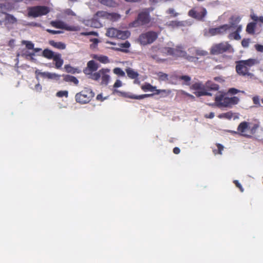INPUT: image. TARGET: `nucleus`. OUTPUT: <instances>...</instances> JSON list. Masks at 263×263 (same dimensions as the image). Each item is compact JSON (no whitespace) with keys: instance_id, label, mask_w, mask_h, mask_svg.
Returning a JSON list of instances; mask_svg holds the SVG:
<instances>
[{"instance_id":"50","label":"nucleus","mask_w":263,"mask_h":263,"mask_svg":"<svg viewBox=\"0 0 263 263\" xmlns=\"http://www.w3.org/2000/svg\"><path fill=\"white\" fill-rule=\"evenodd\" d=\"M122 85V83L120 80H117L115 82V84H114V88H118Z\"/></svg>"},{"instance_id":"46","label":"nucleus","mask_w":263,"mask_h":263,"mask_svg":"<svg viewBox=\"0 0 263 263\" xmlns=\"http://www.w3.org/2000/svg\"><path fill=\"white\" fill-rule=\"evenodd\" d=\"M100 62L102 63H108L109 62L108 58L104 55H100Z\"/></svg>"},{"instance_id":"11","label":"nucleus","mask_w":263,"mask_h":263,"mask_svg":"<svg viewBox=\"0 0 263 263\" xmlns=\"http://www.w3.org/2000/svg\"><path fill=\"white\" fill-rule=\"evenodd\" d=\"M230 30V26L228 24L221 25L216 28H211L209 29V33L212 36L221 35L227 33Z\"/></svg>"},{"instance_id":"2","label":"nucleus","mask_w":263,"mask_h":263,"mask_svg":"<svg viewBox=\"0 0 263 263\" xmlns=\"http://www.w3.org/2000/svg\"><path fill=\"white\" fill-rule=\"evenodd\" d=\"M249 125L250 123L247 121L241 122L237 127V131L234 133L245 138H251L255 134L259 127V125L255 124L252 127Z\"/></svg>"},{"instance_id":"56","label":"nucleus","mask_w":263,"mask_h":263,"mask_svg":"<svg viewBox=\"0 0 263 263\" xmlns=\"http://www.w3.org/2000/svg\"><path fill=\"white\" fill-rule=\"evenodd\" d=\"M90 41L93 42V44L90 45L91 47H92V46L93 47H95L97 45L98 43H99V40L98 39H91V40H90Z\"/></svg>"},{"instance_id":"13","label":"nucleus","mask_w":263,"mask_h":263,"mask_svg":"<svg viewBox=\"0 0 263 263\" xmlns=\"http://www.w3.org/2000/svg\"><path fill=\"white\" fill-rule=\"evenodd\" d=\"M35 74L36 76H40L44 78L56 80H59L61 77L60 75L55 73H51L49 72H40L39 70L35 71Z\"/></svg>"},{"instance_id":"21","label":"nucleus","mask_w":263,"mask_h":263,"mask_svg":"<svg viewBox=\"0 0 263 263\" xmlns=\"http://www.w3.org/2000/svg\"><path fill=\"white\" fill-rule=\"evenodd\" d=\"M187 53L185 51L183 50L182 46H177L175 48L174 56L178 57H185Z\"/></svg>"},{"instance_id":"37","label":"nucleus","mask_w":263,"mask_h":263,"mask_svg":"<svg viewBox=\"0 0 263 263\" xmlns=\"http://www.w3.org/2000/svg\"><path fill=\"white\" fill-rule=\"evenodd\" d=\"M56 96L59 98L63 97L67 98L68 96V92L67 90H60L57 92Z\"/></svg>"},{"instance_id":"59","label":"nucleus","mask_w":263,"mask_h":263,"mask_svg":"<svg viewBox=\"0 0 263 263\" xmlns=\"http://www.w3.org/2000/svg\"><path fill=\"white\" fill-rule=\"evenodd\" d=\"M204 117L206 118L212 119L214 117V113L213 112H210L209 115L206 114Z\"/></svg>"},{"instance_id":"51","label":"nucleus","mask_w":263,"mask_h":263,"mask_svg":"<svg viewBox=\"0 0 263 263\" xmlns=\"http://www.w3.org/2000/svg\"><path fill=\"white\" fill-rule=\"evenodd\" d=\"M238 92H239V90L235 88H230L228 90V92L232 95H235Z\"/></svg>"},{"instance_id":"53","label":"nucleus","mask_w":263,"mask_h":263,"mask_svg":"<svg viewBox=\"0 0 263 263\" xmlns=\"http://www.w3.org/2000/svg\"><path fill=\"white\" fill-rule=\"evenodd\" d=\"M46 31L52 34H60L61 33H62V32L61 31H59V30H51V29H47L46 30Z\"/></svg>"},{"instance_id":"41","label":"nucleus","mask_w":263,"mask_h":263,"mask_svg":"<svg viewBox=\"0 0 263 263\" xmlns=\"http://www.w3.org/2000/svg\"><path fill=\"white\" fill-rule=\"evenodd\" d=\"M166 12L167 14H170L171 16L173 17H177L179 15V13L176 12L173 8H169L167 10Z\"/></svg>"},{"instance_id":"28","label":"nucleus","mask_w":263,"mask_h":263,"mask_svg":"<svg viewBox=\"0 0 263 263\" xmlns=\"http://www.w3.org/2000/svg\"><path fill=\"white\" fill-rule=\"evenodd\" d=\"M64 69L67 73L74 74L76 73H79L80 72V70L78 68H74L69 64L65 65L64 66Z\"/></svg>"},{"instance_id":"55","label":"nucleus","mask_w":263,"mask_h":263,"mask_svg":"<svg viewBox=\"0 0 263 263\" xmlns=\"http://www.w3.org/2000/svg\"><path fill=\"white\" fill-rule=\"evenodd\" d=\"M234 183L235 184V185L240 189V190L241 192H242L243 191V189L242 185H241V184L239 182V181L238 180H234Z\"/></svg>"},{"instance_id":"15","label":"nucleus","mask_w":263,"mask_h":263,"mask_svg":"<svg viewBox=\"0 0 263 263\" xmlns=\"http://www.w3.org/2000/svg\"><path fill=\"white\" fill-rule=\"evenodd\" d=\"M51 25L52 26L59 29H64L68 31L75 30L73 27L68 26L64 22L61 21H52Z\"/></svg>"},{"instance_id":"3","label":"nucleus","mask_w":263,"mask_h":263,"mask_svg":"<svg viewBox=\"0 0 263 263\" xmlns=\"http://www.w3.org/2000/svg\"><path fill=\"white\" fill-rule=\"evenodd\" d=\"M239 99L237 97H227L224 94L220 93L215 97V105L218 107H231L239 102Z\"/></svg>"},{"instance_id":"10","label":"nucleus","mask_w":263,"mask_h":263,"mask_svg":"<svg viewBox=\"0 0 263 263\" xmlns=\"http://www.w3.org/2000/svg\"><path fill=\"white\" fill-rule=\"evenodd\" d=\"M141 88L144 92L151 91L154 92L155 95L164 94L167 95L170 91L165 89H157L156 86L152 85L148 83H145L141 86Z\"/></svg>"},{"instance_id":"25","label":"nucleus","mask_w":263,"mask_h":263,"mask_svg":"<svg viewBox=\"0 0 263 263\" xmlns=\"http://www.w3.org/2000/svg\"><path fill=\"white\" fill-rule=\"evenodd\" d=\"M257 22L249 23L246 27V32L250 34H254L255 33V30Z\"/></svg>"},{"instance_id":"24","label":"nucleus","mask_w":263,"mask_h":263,"mask_svg":"<svg viewBox=\"0 0 263 263\" xmlns=\"http://www.w3.org/2000/svg\"><path fill=\"white\" fill-rule=\"evenodd\" d=\"M55 53L52 51V50L45 49L43 50L42 52V55L48 59H53L55 57Z\"/></svg>"},{"instance_id":"18","label":"nucleus","mask_w":263,"mask_h":263,"mask_svg":"<svg viewBox=\"0 0 263 263\" xmlns=\"http://www.w3.org/2000/svg\"><path fill=\"white\" fill-rule=\"evenodd\" d=\"M55 62V67L57 69H60L63 64L64 61L61 58L60 53H55L54 58L52 59Z\"/></svg>"},{"instance_id":"61","label":"nucleus","mask_w":263,"mask_h":263,"mask_svg":"<svg viewBox=\"0 0 263 263\" xmlns=\"http://www.w3.org/2000/svg\"><path fill=\"white\" fill-rule=\"evenodd\" d=\"M235 27L236 28V30H235L236 31H237L238 33H240L241 31L242 26L241 25H236Z\"/></svg>"},{"instance_id":"39","label":"nucleus","mask_w":263,"mask_h":263,"mask_svg":"<svg viewBox=\"0 0 263 263\" xmlns=\"http://www.w3.org/2000/svg\"><path fill=\"white\" fill-rule=\"evenodd\" d=\"M194 93L197 97H200V96H211L212 95L211 93H210L205 90H204L196 91Z\"/></svg>"},{"instance_id":"64","label":"nucleus","mask_w":263,"mask_h":263,"mask_svg":"<svg viewBox=\"0 0 263 263\" xmlns=\"http://www.w3.org/2000/svg\"><path fill=\"white\" fill-rule=\"evenodd\" d=\"M149 2L152 4H156L158 2V0H149Z\"/></svg>"},{"instance_id":"26","label":"nucleus","mask_w":263,"mask_h":263,"mask_svg":"<svg viewBox=\"0 0 263 263\" xmlns=\"http://www.w3.org/2000/svg\"><path fill=\"white\" fill-rule=\"evenodd\" d=\"M126 72L127 73V76L132 79L138 78L139 75L137 71H134L130 68L126 69Z\"/></svg>"},{"instance_id":"34","label":"nucleus","mask_w":263,"mask_h":263,"mask_svg":"<svg viewBox=\"0 0 263 263\" xmlns=\"http://www.w3.org/2000/svg\"><path fill=\"white\" fill-rule=\"evenodd\" d=\"M22 44L25 45L27 49L29 50L33 49L34 47V44L31 41L23 40L22 42Z\"/></svg>"},{"instance_id":"60","label":"nucleus","mask_w":263,"mask_h":263,"mask_svg":"<svg viewBox=\"0 0 263 263\" xmlns=\"http://www.w3.org/2000/svg\"><path fill=\"white\" fill-rule=\"evenodd\" d=\"M180 152V149L179 147H175L173 149V153L175 154H179Z\"/></svg>"},{"instance_id":"7","label":"nucleus","mask_w":263,"mask_h":263,"mask_svg":"<svg viewBox=\"0 0 263 263\" xmlns=\"http://www.w3.org/2000/svg\"><path fill=\"white\" fill-rule=\"evenodd\" d=\"M158 34L153 31L142 33L138 37V42L142 45H147L154 42L158 38Z\"/></svg>"},{"instance_id":"19","label":"nucleus","mask_w":263,"mask_h":263,"mask_svg":"<svg viewBox=\"0 0 263 263\" xmlns=\"http://www.w3.org/2000/svg\"><path fill=\"white\" fill-rule=\"evenodd\" d=\"M6 15L5 21L9 24H13L17 22V19L12 15L0 11V17L3 15ZM1 20H0V22Z\"/></svg>"},{"instance_id":"43","label":"nucleus","mask_w":263,"mask_h":263,"mask_svg":"<svg viewBox=\"0 0 263 263\" xmlns=\"http://www.w3.org/2000/svg\"><path fill=\"white\" fill-rule=\"evenodd\" d=\"M158 77L161 80L165 81L168 80V75L162 72L158 73Z\"/></svg>"},{"instance_id":"14","label":"nucleus","mask_w":263,"mask_h":263,"mask_svg":"<svg viewBox=\"0 0 263 263\" xmlns=\"http://www.w3.org/2000/svg\"><path fill=\"white\" fill-rule=\"evenodd\" d=\"M110 72L109 69H102L100 70V77H101V84L107 85L110 80V76L108 73Z\"/></svg>"},{"instance_id":"5","label":"nucleus","mask_w":263,"mask_h":263,"mask_svg":"<svg viewBox=\"0 0 263 263\" xmlns=\"http://www.w3.org/2000/svg\"><path fill=\"white\" fill-rule=\"evenodd\" d=\"M95 93L88 88H85L81 91L77 93L75 95V100L81 104L89 103L94 97Z\"/></svg>"},{"instance_id":"31","label":"nucleus","mask_w":263,"mask_h":263,"mask_svg":"<svg viewBox=\"0 0 263 263\" xmlns=\"http://www.w3.org/2000/svg\"><path fill=\"white\" fill-rule=\"evenodd\" d=\"M118 32V30L114 28H111L108 29V30L106 31V35L107 36L111 37H115L116 38L117 34Z\"/></svg>"},{"instance_id":"57","label":"nucleus","mask_w":263,"mask_h":263,"mask_svg":"<svg viewBox=\"0 0 263 263\" xmlns=\"http://www.w3.org/2000/svg\"><path fill=\"white\" fill-rule=\"evenodd\" d=\"M34 89L37 92H41L42 89V87L39 83H38L35 85Z\"/></svg>"},{"instance_id":"49","label":"nucleus","mask_w":263,"mask_h":263,"mask_svg":"<svg viewBox=\"0 0 263 263\" xmlns=\"http://www.w3.org/2000/svg\"><path fill=\"white\" fill-rule=\"evenodd\" d=\"M81 34L82 35H98L97 32H94V31H90V32H81Z\"/></svg>"},{"instance_id":"48","label":"nucleus","mask_w":263,"mask_h":263,"mask_svg":"<svg viewBox=\"0 0 263 263\" xmlns=\"http://www.w3.org/2000/svg\"><path fill=\"white\" fill-rule=\"evenodd\" d=\"M175 51V48L168 47L166 49L167 53L169 55H173V56H174Z\"/></svg>"},{"instance_id":"38","label":"nucleus","mask_w":263,"mask_h":263,"mask_svg":"<svg viewBox=\"0 0 263 263\" xmlns=\"http://www.w3.org/2000/svg\"><path fill=\"white\" fill-rule=\"evenodd\" d=\"M250 16H251V18L254 22H259L263 24V16H262L258 17L255 14H251Z\"/></svg>"},{"instance_id":"20","label":"nucleus","mask_w":263,"mask_h":263,"mask_svg":"<svg viewBox=\"0 0 263 263\" xmlns=\"http://www.w3.org/2000/svg\"><path fill=\"white\" fill-rule=\"evenodd\" d=\"M130 35V32L128 30L121 31L118 30L116 38L121 40H126Z\"/></svg>"},{"instance_id":"27","label":"nucleus","mask_w":263,"mask_h":263,"mask_svg":"<svg viewBox=\"0 0 263 263\" xmlns=\"http://www.w3.org/2000/svg\"><path fill=\"white\" fill-rule=\"evenodd\" d=\"M100 3L109 7H116L118 5L114 0H100Z\"/></svg>"},{"instance_id":"63","label":"nucleus","mask_w":263,"mask_h":263,"mask_svg":"<svg viewBox=\"0 0 263 263\" xmlns=\"http://www.w3.org/2000/svg\"><path fill=\"white\" fill-rule=\"evenodd\" d=\"M135 79V80H134V83L135 84H140V81L138 79V78H137V79Z\"/></svg>"},{"instance_id":"4","label":"nucleus","mask_w":263,"mask_h":263,"mask_svg":"<svg viewBox=\"0 0 263 263\" xmlns=\"http://www.w3.org/2000/svg\"><path fill=\"white\" fill-rule=\"evenodd\" d=\"M234 49L228 42L214 44L210 49L212 55H218L224 52L233 53Z\"/></svg>"},{"instance_id":"44","label":"nucleus","mask_w":263,"mask_h":263,"mask_svg":"<svg viewBox=\"0 0 263 263\" xmlns=\"http://www.w3.org/2000/svg\"><path fill=\"white\" fill-rule=\"evenodd\" d=\"M179 79L185 81L186 84H189L191 81V78L188 76H182L179 77Z\"/></svg>"},{"instance_id":"8","label":"nucleus","mask_w":263,"mask_h":263,"mask_svg":"<svg viewBox=\"0 0 263 263\" xmlns=\"http://www.w3.org/2000/svg\"><path fill=\"white\" fill-rule=\"evenodd\" d=\"M151 21L149 12L147 10H144L140 12L135 21L132 23L133 27H139L148 24Z\"/></svg>"},{"instance_id":"42","label":"nucleus","mask_w":263,"mask_h":263,"mask_svg":"<svg viewBox=\"0 0 263 263\" xmlns=\"http://www.w3.org/2000/svg\"><path fill=\"white\" fill-rule=\"evenodd\" d=\"M203 87V85L201 83H195L192 86V88L194 90H200L202 89Z\"/></svg>"},{"instance_id":"36","label":"nucleus","mask_w":263,"mask_h":263,"mask_svg":"<svg viewBox=\"0 0 263 263\" xmlns=\"http://www.w3.org/2000/svg\"><path fill=\"white\" fill-rule=\"evenodd\" d=\"M216 146L217 147V148L218 149H213V152L214 153V154L215 155H216V154H222V151H223V146L222 145H221V144H219V143H217L216 144Z\"/></svg>"},{"instance_id":"9","label":"nucleus","mask_w":263,"mask_h":263,"mask_svg":"<svg viewBox=\"0 0 263 263\" xmlns=\"http://www.w3.org/2000/svg\"><path fill=\"white\" fill-rule=\"evenodd\" d=\"M98 65L93 60L89 61L87 64V67L84 69L83 72L87 75H89V78L97 80L99 79V73L95 72L92 73L93 72L96 71L98 69Z\"/></svg>"},{"instance_id":"52","label":"nucleus","mask_w":263,"mask_h":263,"mask_svg":"<svg viewBox=\"0 0 263 263\" xmlns=\"http://www.w3.org/2000/svg\"><path fill=\"white\" fill-rule=\"evenodd\" d=\"M252 100H253V103L254 104L258 105L260 106L259 98L258 96H254L252 98Z\"/></svg>"},{"instance_id":"29","label":"nucleus","mask_w":263,"mask_h":263,"mask_svg":"<svg viewBox=\"0 0 263 263\" xmlns=\"http://www.w3.org/2000/svg\"><path fill=\"white\" fill-rule=\"evenodd\" d=\"M49 44L52 46L59 49H64L66 48L65 44L60 42H56L54 41H50Z\"/></svg>"},{"instance_id":"22","label":"nucleus","mask_w":263,"mask_h":263,"mask_svg":"<svg viewBox=\"0 0 263 263\" xmlns=\"http://www.w3.org/2000/svg\"><path fill=\"white\" fill-rule=\"evenodd\" d=\"M241 18L238 16H232L230 18V29L232 28H235L240 21Z\"/></svg>"},{"instance_id":"58","label":"nucleus","mask_w":263,"mask_h":263,"mask_svg":"<svg viewBox=\"0 0 263 263\" xmlns=\"http://www.w3.org/2000/svg\"><path fill=\"white\" fill-rule=\"evenodd\" d=\"M196 54L199 55H205L207 54V52L203 50H197Z\"/></svg>"},{"instance_id":"47","label":"nucleus","mask_w":263,"mask_h":263,"mask_svg":"<svg viewBox=\"0 0 263 263\" xmlns=\"http://www.w3.org/2000/svg\"><path fill=\"white\" fill-rule=\"evenodd\" d=\"M120 48H128L130 47V44L128 41H125L124 43L119 44Z\"/></svg>"},{"instance_id":"12","label":"nucleus","mask_w":263,"mask_h":263,"mask_svg":"<svg viewBox=\"0 0 263 263\" xmlns=\"http://www.w3.org/2000/svg\"><path fill=\"white\" fill-rule=\"evenodd\" d=\"M188 14L190 16L198 20H202L206 14V10L204 8L202 9L200 12L197 11L194 9H192L189 11Z\"/></svg>"},{"instance_id":"35","label":"nucleus","mask_w":263,"mask_h":263,"mask_svg":"<svg viewBox=\"0 0 263 263\" xmlns=\"http://www.w3.org/2000/svg\"><path fill=\"white\" fill-rule=\"evenodd\" d=\"M113 72L115 74L121 77H124L125 76V72L119 67H116L114 69Z\"/></svg>"},{"instance_id":"40","label":"nucleus","mask_w":263,"mask_h":263,"mask_svg":"<svg viewBox=\"0 0 263 263\" xmlns=\"http://www.w3.org/2000/svg\"><path fill=\"white\" fill-rule=\"evenodd\" d=\"M232 116H233V114L232 112H227L223 113V114H221L218 115V118H224L226 119H230L232 118Z\"/></svg>"},{"instance_id":"32","label":"nucleus","mask_w":263,"mask_h":263,"mask_svg":"<svg viewBox=\"0 0 263 263\" xmlns=\"http://www.w3.org/2000/svg\"><path fill=\"white\" fill-rule=\"evenodd\" d=\"M172 27L183 26L184 25L183 21H172L169 22L167 25Z\"/></svg>"},{"instance_id":"1","label":"nucleus","mask_w":263,"mask_h":263,"mask_svg":"<svg viewBox=\"0 0 263 263\" xmlns=\"http://www.w3.org/2000/svg\"><path fill=\"white\" fill-rule=\"evenodd\" d=\"M259 64V61L257 59L239 60L236 62L235 70L238 75L251 78L254 76L251 72L252 68Z\"/></svg>"},{"instance_id":"6","label":"nucleus","mask_w":263,"mask_h":263,"mask_svg":"<svg viewBox=\"0 0 263 263\" xmlns=\"http://www.w3.org/2000/svg\"><path fill=\"white\" fill-rule=\"evenodd\" d=\"M49 11V8L45 6H36L27 8L28 16L34 18L46 15Z\"/></svg>"},{"instance_id":"45","label":"nucleus","mask_w":263,"mask_h":263,"mask_svg":"<svg viewBox=\"0 0 263 263\" xmlns=\"http://www.w3.org/2000/svg\"><path fill=\"white\" fill-rule=\"evenodd\" d=\"M250 40L249 39H243L241 41V45L244 48H247L249 46Z\"/></svg>"},{"instance_id":"23","label":"nucleus","mask_w":263,"mask_h":263,"mask_svg":"<svg viewBox=\"0 0 263 263\" xmlns=\"http://www.w3.org/2000/svg\"><path fill=\"white\" fill-rule=\"evenodd\" d=\"M154 95H155L154 93H151V94H143L141 95H128L126 96V97L133 99H137V100H141L144 99L145 98L151 97L153 96Z\"/></svg>"},{"instance_id":"30","label":"nucleus","mask_w":263,"mask_h":263,"mask_svg":"<svg viewBox=\"0 0 263 263\" xmlns=\"http://www.w3.org/2000/svg\"><path fill=\"white\" fill-rule=\"evenodd\" d=\"M205 87L208 89L213 90H217L219 89V85L211 81L206 82Z\"/></svg>"},{"instance_id":"54","label":"nucleus","mask_w":263,"mask_h":263,"mask_svg":"<svg viewBox=\"0 0 263 263\" xmlns=\"http://www.w3.org/2000/svg\"><path fill=\"white\" fill-rule=\"evenodd\" d=\"M255 48L257 51L263 52V45L259 44H256Z\"/></svg>"},{"instance_id":"16","label":"nucleus","mask_w":263,"mask_h":263,"mask_svg":"<svg viewBox=\"0 0 263 263\" xmlns=\"http://www.w3.org/2000/svg\"><path fill=\"white\" fill-rule=\"evenodd\" d=\"M100 17H105L112 21H116L120 18V15L116 13H108L100 11Z\"/></svg>"},{"instance_id":"62","label":"nucleus","mask_w":263,"mask_h":263,"mask_svg":"<svg viewBox=\"0 0 263 263\" xmlns=\"http://www.w3.org/2000/svg\"><path fill=\"white\" fill-rule=\"evenodd\" d=\"M66 12H67V14H68V15H71L72 16L76 15V14L74 13V12L70 9H68L67 10Z\"/></svg>"},{"instance_id":"33","label":"nucleus","mask_w":263,"mask_h":263,"mask_svg":"<svg viewBox=\"0 0 263 263\" xmlns=\"http://www.w3.org/2000/svg\"><path fill=\"white\" fill-rule=\"evenodd\" d=\"M228 37L230 39H232L233 38L234 39H235L236 40H239L241 39V36L239 34V33L237 32L236 31H235L231 33L229 35Z\"/></svg>"},{"instance_id":"17","label":"nucleus","mask_w":263,"mask_h":263,"mask_svg":"<svg viewBox=\"0 0 263 263\" xmlns=\"http://www.w3.org/2000/svg\"><path fill=\"white\" fill-rule=\"evenodd\" d=\"M63 80L67 82H70L73 83L75 85L79 84V81L76 77L69 75V74H63Z\"/></svg>"}]
</instances>
